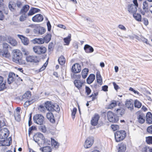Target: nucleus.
<instances>
[{
	"label": "nucleus",
	"instance_id": "7c9ffc66",
	"mask_svg": "<svg viewBox=\"0 0 152 152\" xmlns=\"http://www.w3.org/2000/svg\"><path fill=\"white\" fill-rule=\"evenodd\" d=\"M31 96V93L29 91H27L26 92L22 97V100L23 99H28Z\"/></svg>",
	"mask_w": 152,
	"mask_h": 152
},
{
	"label": "nucleus",
	"instance_id": "3c124183",
	"mask_svg": "<svg viewBox=\"0 0 152 152\" xmlns=\"http://www.w3.org/2000/svg\"><path fill=\"white\" fill-rule=\"evenodd\" d=\"M86 92L87 95H89L91 92V90L90 88L87 86L86 87Z\"/></svg>",
	"mask_w": 152,
	"mask_h": 152
},
{
	"label": "nucleus",
	"instance_id": "dca6fc26",
	"mask_svg": "<svg viewBox=\"0 0 152 152\" xmlns=\"http://www.w3.org/2000/svg\"><path fill=\"white\" fill-rule=\"evenodd\" d=\"M0 56L2 57L9 58L10 56V55L8 50L6 49L4 50H2L0 49Z\"/></svg>",
	"mask_w": 152,
	"mask_h": 152
},
{
	"label": "nucleus",
	"instance_id": "a211bd4d",
	"mask_svg": "<svg viewBox=\"0 0 152 152\" xmlns=\"http://www.w3.org/2000/svg\"><path fill=\"white\" fill-rule=\"evenodd\" d=\"M15 78V73L13 72L10 73L9 74L8 77L7 78V83L9 84H10L14 80V79Z\"/></svg>",
	"mask_w": 152,
	"mask_h": 152
},
{
	"label": "nucleus",
	"instance_id": "bb28decb",
	"mask_svg": "<svg viewBox=\"0 0 152 152\" xmlns=\"http://www.w3.org/2000/svg\"><path fill=\"white\" fill-rule=\"evenodd\" d=\"M74 83L76 87L79 89H80L83 85V83L78 80H75Z\"/></svg>",
	"mask_w": 152,
	"mask_h": 152
},
{
	"label": "nucleus",
	"instance_id": "4d7b16f0",
	"mask_svg": "<svg viewBox=\"0 0 152 152\" xmlns=\"http://www.w3.org/2000/svg\"><path fill=\"white\" fill-rule=\"evenodd\" d=\"M147 132L151 134H152V125L149 126L147 129Z\"/></svg>",
	"mask_w": 152,
	"mask_h": 152
},
{
	"label": "nucleus",
	"instance_id": "473e14b6",
	"mask_svg": "<svg viewBox=\"0 0 152 152\" xmlns=\"http://www.w3.org/2000/svg\"><path fill=\"white\" fill-rule=\"evenodd\" d=\"M58 61L60 65H63L65 63V59L63 56H61L59 58Z\"/></svg>",
	"mask_w": 152,
	"mask_h": 152
},
{
	"label": "nucleus",
	"instance_id": "72a5a7b5",
	"mask_svg": "<svg viewBox=\"0 0 152 152\" xmlns=\"http://www.w3.org/2000/svg\"><path fill=\"white\" fill-rule=\"evenodd\" d=\"M88 72V69L85 68L83 69L82 72V75L83 78L86 77Z\"/></svg>",
	"mask_w": 152,
	"mask_h": 152
},
{
	"label": "nucleus",
	"instance_id": "6ab92c4d",
	"mask_svg": "<svg viewBox=\"0 0 152 152\" xmlns=\"http://www.w3.org/2000/svg\"><path fill=\"white\" fill-rule=\"evenodd\" d=\"M47 119L51 123H54L55 122V120L53 114L51 112H48L46 114Z\"/></svg>",
	"mask_w": 152,
	"mask_h": 152
},
{
	"label": "nucleus",
	"instance_id": "e433bc0d",
	"mask_svg": "<svg viewBox=\"0 0 152 152\" xmlns=\"http://www.w3.org/2000/svg\"><path fill=\"white\" fill-rule=\"evenodd\" d=\"M134 18L138 21H140L141 20V16L139 14L134 13L133 15Z\"/></svg>",
	"mask_w": 152,
	"mask_h": 152
},
{
	"label": "nucleus",
	"instance_id": "a18cd8bd",
	"mask_svg": "<svg viewBox=\"0 0 152 152\" xmlns=\"http://www.w3.org/2000/svg\"><path fill=\"white\" fill-rule=\"evenodd\" d=\"M28 16V14H23L20 16V20L21 21H23L25 20L26 18Z\"/></svg>",
	"mask_w": 152,
	"mask_h": 152
},
{
	"label": "nucleus",
	"instance_id": "052dcab7",
	"mask_svg": "<svg viewBox=\"0 0 152 152\" xmlns=\"http://www.w3.org/2000/svg\"><path fill=\"white\" fill-rule=\"evenodd\" d=\"M9 46L8 44L4 42L3 43V47L4 48H6V49L8 48Z\"/></svg>",
	"mask_w": 152,
	"mask_h": 152
},
{
	"label": "nucleus",
	"instance_id": "a19ab883",
	"mask_svg": "<svg viewBox=\"0 0 152 152\" xmlns=\"http://www.w3.org/2000/svg\"><path fill=\"white\" fill-rule=\"evenodd\" d=\"M23 43L25 45H27L29 43L28 39H20Z\"/></svg>",
	"mask_w": 152,
	"mask_h": 152
},
{
	"label": "nucleus",
	"instance_id": "09e8293b",
	"mask_svg": "<svg viewBox=\"0 0 152 152\" xmlns=\"http://www.w3.org/2000/svg\"><path fill=\"white\" fill-rule=\"evenodd\" d=\"M111 127L114 131H115L119 128V126L117 125H112Z\"/></svg>",
	"mask_w": 152,
	"mask_h": 152
},
{
	"label": "nucleus",
	"instance_id": "c85d7f7f",
	"mask_svg": "<svg viewBox=\"0 0 152 152\" xmlns=\"http://www.w3.org/2000/svg\"><path fill=\"white\" fill-rule=\"evenodd\" d=\"M95 79V76L94 74H91L87 79V82L88 84H90L92 83Z\"/></svg>",
	"mask_w": 152,
	"mask_h": 152
},
{
	"label": "nucleus",
	"instance_id": "5701e85b",
	"mask_svg": "<svg viewBox=\"0 0 152 152\" xmlns=\"http://www.w3.org/2000/svg\"><path fill=\"white\" fill-rule=\"evenodd\" d=\"M40 11L39 9L32 7L31 8L29 11L28 13V15L30 16L33 15L35 13L39 12Z\"/></svg>",
	"mask_w": 152,
	"mask_h": 152
},
{
	"label": "nucleus",
	"instance_id": "2eb2a0df",
	"mask_svg": "<svg viewBox=\"0 0 152 152\" xmlns=\"http://www.w3.org/2000/svg\"><path fill=\"white\" fill-rule=\"evenodd\" d=\"M118 152H125L126 150V145L125 143L122 142L118 144Z\"/></svg>",
	"mask_w": 152,
	"mask_h": 152
},
{
	"label": "nucleus",
	"instance_id": "79ce46f5",
	"mask_svg": "<svg viewBox=\"0 0 152 152\" xmlns=\"http://www.w3.org/2000/svg\"><path fill=\"white\" fill-rule=\"evenodd\" d=\"M14 116L15 117V120L16 121H20V113H14Z\"/></svg>",
	"mask_w": 152,
	"mask_h": 152
},
{
	"label": "nucleus",
	"instance_id": "f03ea898",
	"mask_svg": "<svg viewBox=\"0 0 152 152\" xmlns=\"http://www.w3.org/2000/svg\"><path fill=\"white\" fill-rule=\"evenodd\" d=\"M125 131H117L115 133V137L116 142H118L123 140L126 136Z\"/></svg>",
	"mask_w": 152,
	"mask_h": 152
},
{
	"label": "nucleus",
	"instance_id": "b1692460",
	"mask_svg": "<svg viewBox=\"0 0 152 152\" xmlns=\"http://www.w3.org/2000/svg\"><path fill=\"white\" fill-rule=\"evenodd\" d=\"M52 146L53 148L55 150L58 149L59 145V144L54 139L51 138Z\"/></svg>",
	"mask_w": 152,
	"mask_h": 152
},
{
	"label": "nucleus",
	"instance_id": "4c0bfd02",
	"mask_svg": "<svg viewBox=\"0 0 152 152\" xmlns=\"http://www.w3.org/2000/svg\"><path fill=\"white\" fill-rule=\"evenodd\" d=\"M52 109L51 111H59L60 110V107L57 104H53L52 106Z\"/></svg>",
	"mask_w": 152,
	"mask_h": 152
},
{
	"label": "nucleus",
	"instance_id": "aec40b11",
	"mask_svg": "<svg viewBox=\"0 0 152 152\" xmlns=\"http://www.w3.org/2000/svg\"><path fill=\"white\" fill-rule=\"evenodd\" d=\"M145 115L143 113H140L137 117L138 121L140 124H143L145 121Z\"/></svg>",
	"mask_w": 152,
	"mask_h": 152
},
{
	"label": "nucleus",
	"instance_id": "0eeeda50",
	"mask_svg": "<svg viewBox=\"0 0 152 152\" xmlns=\"http://www.w3.org/2000/svg\"><path fill=\"white\" fill-rule=\"evenodd\" d=\"M107 117L108 121L113 123H116L119 120L118 116L115 115L111 111H109L107 113Z\"/></svg>",
	"mask_w": 152,
	"mask_h": 152
},
{
	"label": "nucleus",
	"instance_id": "338daca9",
	"mask_svg": "<svg viewBox=\"0 0 152 152\" xmlns=\"http://www.w3.org/2000/svg\"><path fill=\"white\" fill-rule=\"evenodd\" d=\"M36 129V128L35 126H32L29 129V132H30L31 131L33 130H35Z\"/></svg>",
	"mask_w": 152,
	"mask_h": 152
},
{
	"label": "nucleus",
	"instance_id": "49530a36",
	"mask_svg": "<svg viewBox=\"0 0 152 152\" xmlns=\"http://www.w3.org/2000/svg\"><path fill=\"white\" fill-rule=\"evenodd\" d=\"M77 109L76 108H74L72 110V118L74 119L75 117V114L76 113Z\"/></svg>",
	"mask_w": 152,
	"mask_h": 152
},
{
	"label": "nucleus",
	"instance_id": "de8ad7c7",
	"mask_svg": "<svg viewBox=\"0 0 152 152\" xmlns=\"http://www.w3.org/2000/svg\"><path fill=\"white\" fill-rule=\"evenodd\" d=\"M119 29L123 31H125L126 30V28L123 25L119 24L118 26Z\"/></svg>",
	"mask_w": 152,
	"mask_h": 152
},
{
	"label": "nucleus",
	"instance_id": "2f4dec72",
	"mask_svg": "<svg viewBox=\"0 0 152 152\" xmlns=\"http://www.w3.org/2000/svg\"><path fill=\"white\" fill-rule=\"evenodd\" d=\"M40 150L43 152H50L52 151V149L50 147L47 146L41 148Z\"/></svg>",
	"mask_w": 152,
	"mask_h": 152
},
{
	"label": "nucleus",
	"instance_id": "20e7f679",
	"mask_svg": "<svg viewBox=\"0 0 152 152\" xmlns=\"http://www.w3.org/2000/svg\"><path fill=\"white\" fill-rule=\"evenodd\" d=\"M133 2L134 5L131 4L127 6V10L129 12L133 15L137 11V8L138 7V4L137 0H133Z\"/></svg>",
	"mask_w": 152,
	"mask_h": 152
},
{
	"label": "nucleus",
	"instance_id": "37998d69",
	"mask_svg": "<svg viewBox=\"0 0 152 152\" xmlns=\"http://www.w3.org/2000/svg\"><path fill=\"white\" fill-rule=\"evenodd\" d=\"M143 6L142 8L144 10H145H145H147L148 8V3L147 2L145 1L142 4Z\"/></svg>",
	"mask_w": 152,
	"mask_h": 152
},
{
	"label": "nucleus",
	"instance_id": "1a4fd4ad",
	"mask_svg": "<svg viewBox=\"0 0 152 152\" xmlns=\"http://www.w3.org/2000/svg\"><path fill=\"white\" fill-rule=\"evenodd\" d=\"M94 141V140L93 137H88L85 142L84 147L86 148H90L92 146Z\"/></svg>",
	"mask_w": 152,
	"mask_h": 152
},
{
	"label": "nucleus",
	"instance_id": "13d9d810",
	"mask_svg": "<svg viewBox=\"0 0 152 152\" xmlns=\"http://www.w3.org/2000/svg\"><path fill=\"white\" fill-rule=\"evenodd\" d=\"M113 83L114 86V88L117 91L118 89L120 88L118 86L115 82H113Z\"/></svg>",
	"mask_w": 152,
	"mask_h": 152
},
{
	"label": "nucleus",
	"instance_id": "f257e3e1",
	"mask_svg": "<svg viewBox=\"0 0 152 152\" xmlns=\"http://www.w3.org/2000/svg\"><path fill=\"white\" fill-rule=\"evenodd\" d=\"M22 56V54L19 50H15L14 51L12 60L15 63L20 64H25V61H22L21 58Z\"/></svg>",
	"mask_w": 152,
	"mask_h": 152
},
{
	"label": "nucleus",
	"instance_id": "9b49d317",
	"mask_svg": "<svg viewBox=\"0 0 152 152\" xmlns=\"http://www.w3.org/2000/svg\"><path fill=\"white\" fill-rule=\"evenodd\" d=\"M72 71L75 73L80 72L81 70L80 65L77 63L74 64L72 66Z\"/></svg>",
	"mask_w": 152,
	"mask_h": 152
},
{
	"label": "nucleus",
	"instance_id": "f704fd0d",
	"mask_svg": "<svg viewBox=\"0 0 152 152\" xmlns=\"http://www.w3.org/2000/svg\"><path fill=\"white\" fill-rule=\"evenodd\" d=\"M9 42L12 45L15 46L17 44V41L14 39H8Z\"/></svg>",
	"mask_w": 152,
	"mask_h": 152
},
{
	"label": "nucleus",
	"instance_id": "bf43d9fd",
	"mask_svg": "<svg viewBox=\"0 0 152 152\" xmlns=\"http://www.w3.org/2000/svg\"><path fill=\"white\" fill-rule=\"evenodd\" d=\"M47 26L48 27V30L49 31H50L51 30V25L49 21H48L47 23Z\"/></svg>",
	"mask_w": 152,
	"mask_h": 152
},
{
	"label": "nucleus",
	"instance_id": "f3484780",
	"mask_svg": "<svg viewBox=\"0 0 152 152\" xmlns=\"http://www.w3.org/2000/svg\"><path fill=\"white\" fill-rule=\"evenodd\" d=\"M126 107L131 111L134 109V103L132 100L127 101L125 104Z\"/></svg>",
	"mask_w": 152,
	"mask_h": 152
},
{
	"label": "nucleus",
	"instance_id": "774afa93",
	"mask_svg": "<svg viewBox=\"0 0 152 152\" xmlns=\"http://www.w3.org/2000/svg\"><path fill=\"white\" fill-rule=\"evenodd\" d=\"M8 7L9 9L11 11H13L14 10V8L13 7L12 5L11 4H9Z\"/></svg>",
	"mask_w": 152,
	"mask_h": 152
},
{
	"label": "nucleus",
	"instance_id": "4468645a",
	"mask_svg": "<svg viewBox=\"0 0 152 152\" xmlns=\"http://www.w3.org/2000/svg\"><path fill=\"white\" fill-rule=\"evenodd\" d=\"M1 142V146H10L12 142L11 137H10L8 138L2 140Z\"/></svg>",
	"mask_w": 152,
	"mask_h": 152
},
{
	"label": "nucleus",
	"instance_id": "e2e57ef3",
	"mask_svg": "<svg viewBox=\"0 0 152 152\" xmlns=\"http://www.w3.org/2000/svg\"><path fill=\"white\" fill-rule=\"evenodd\" d=\"M149 147L146 146L142 148V151L143 152H147L148 150L149 151Z\"/></svg>",
	"mask_w": 152,
	"mask_h": 152
},
{
	"label": "nucleus",
	"instance_id": "c9c22d12",
	"mask_svg": "<svg viewBox=\"0 0 152 152\" xmlns=\"http://www.w3.org/2000/svg\"><path fill=\"white\" fill-rule=\"evenodd\" d=\"M141 102L137 100H136L134 102V105L135 107L140 108L142 106Z\"/></svg>",
	"mask_w": 152,
	"mask_h": 152
},
{
	"label": "nucleus",
	"instance_id": "6e6d98bb",
	"mask_svg": "<svg viewBox=\"0 0 152 152\" xmlns=\"http://www.w3.org/2000/svg\"><path fill=\"white\" fill-rule=\"evenodd\" d=\"M129 91H132L134 92V93L135 94H137V95H139L140 94V93L137 91H135L134 89H133V88H132V87H130L129 88Z\"/></svg>",
	"mask_w": 152,
	"mask_h": 152
},
{
	"label": "nucleus",
	"instance_id": "864d4df0",
	"mask_svg": "<svg viewBox=\"0 0 152 152\" xmlns=\"http://www.w3.org/2000/svg\"><path fill=\"white\" fill-rule=\"evenodd\" d=\"M96 80L100 86L101 85L102 83V79L101 77H97V78H96Z\"/></svg>",
	"mask_w": 152,
	"mask_h": 152
},
{
	"label": "nucleus",
	"instance_id": "39448f33",
	"mask_svg": "<svg viewBox=\"0 0 152 152\" xmlns=\"http://www.w3.org/2000/svg\"><path fill=\"white\" fill-rule=\"evenodd\" d=\"M44 117L41 114H36L33 117L34 122L39 125H42L44 122Z\"/></svg>",
	"mask_w": 152,
	"mask_h": 152
},
{
	"label": "nucleus",
	"instance_id": "680f3d73",
	"mask_svg": "<svg viewBox=\"0 0 152 152\" xmlns=\"http://www.w3.org/2000/svg\"><path fill=\"white\" fill-rule=\"evenodd\" d=\"M102 90L104 91H108L107 89L108 87L107 86H104L102 87Z\"/></svg>",
	"mask_w": 152,
	"mask_h": 152
},
{
	"label": "nucleus",
	"instance_id": "9d476101",
	"mask_svg": "<svg viewBox=\"0 0 152 152\" xmlns=\"http://www.w3.org/2000/svg\"><path fill=\"white\" fill-rule=\"evenodd\" d=\"M9 131L7 128H4L0 130V138H7L9 134Z\"/></svg>",
	"mask_w": 152,
	"mask_h": 152
},
{
	"label": "nucleus",
	"instance_id": "8fccbe9b",
	"mask_svg": "<svg viewBox=\"0 0 152 152\" xmlns=\"http://www.w3.org/2000/svg\"><path fill=\"white\" fill-rule=\"evenodd\" d=\"M34 102V100L32 101L28 100V101H26L24 104L25 107L28 106L31 103Z\"/></svg>",
	"mask_w": 152,
	"mask_h": 152
},
{
	"label": "nucleus",
	"instance_id": "69168bd1",
	"mask_svg": "<svg viewBox=\"0 0 152 152\" xmlns=\"http://www.w3.org/2000/svg\"><path fill=\"white\" fill-rule=\"evenodd\" d=\"M4 18V16L1 11L0 10V20H2Z\"/></svg>",
	"mask_w": 152,
	"mask_h": 152
},
{
	"label": "nucleus",
	"instance_id": "603ef678",
	"mask_svg": "<svg viewBox=\"0 0 152 152\" xmlns=\"http://www.w3.org/2000/svg\"><path fill=\"white\" fill-rule=\"evenodd\" d=\"M64 45H68L70 41H71L70 39H64Z\"/></svg>",
	"mask_w": 152,
	"mask_h": 152
},
{
	"label": "nucleus",
	"instance_id": "58836bf2",
	"mask_svg": "<svg viewBox=\"0 0 152 152\" xmlns=\"http://www.w3.org/2000/svg\"><path fill=\"white\" fill-rule=\"evenodd\" d=\"M117 105V103L115 101H113L110 104L108 107V108L112 109Z\"/></svg>",
	"mask_w": 152,
	"mask_h": 152
},
{
	"label": "nucleus",
	"instance_id": "7ed1b4c3",
	"mask_svg": "<svg viewBox=\"0 0 152 152\" xmlns=\"http://www.w3.org/2000/svg\"><path fill=\"white\" fill-rule=\"evenodd\" d=\"M34 140L38 144H43L45 142V140L43 135L39 133L36 134L33 137Z\"/></svg>",
	"mask_w": 152,
	"mask_h": 152
},
{
	"label": "nucleus",
	"instance_id": "393cba45",
	"mask_svg": "<svg viewBox=\"0 0 152 152\" xmlns=\"http://www.w3.org/2000/svg\"><path fill=\"white\" fill-rule=\"evenodd\" d=\"M53 104L51 102H47L45 103V106L46 109L49 111H51L52 110Z\"/></svg>",
	"mask_w": 152,
	"mask_h": 152
},
{
	"label": "nucleus",
	"instance_id": "0e129e2a",
	"mask_svg": "<svg viewBox=\"0 0 152 152\" xmlns=\"http://www.w3.org/2000/svg\"><path fill=\"white\" fill-rule=\"evenodd\" d=\"M142 41L143 42L146 43L147 44L150 45L149 42L147 39H142Z\"/></svg>",
	"mask_w": 152,
	"mask_h": 152
},
{
	"label": "nucleus",
	"instance_id": "c756f323",
	"mask_svg": "<svg viewBox=\"0 0 152 152\" xmlns=\"http://www.w3.org/2000/svg\"><path fill=\"white\" fill-rule=\"evenodd\" d=\"M29 9V6L28 5H25L21 9L20 13L23 14H25Z\"/></svg>",
	"mask_w": 152,
	"mask_h": 152
},
{
	"label": "nucleus",
	"instance_id": "c03bdc74",
	"mask_svg": "<svg viewBox=\"0 0 152 152\" xmlns=\"http://www.w3.org/2000/svg\"><path fill=\"white\" fill-rule=\"evenodd\" d=\"M146 142L148 144L152 143V137L149 136L146 137Z\"/></svg>",
	"mask_w": 152,
	"mask_h": 152
},
{
	"label": "nucleus",
	"instance_id": "5fc2aeb1",
	"mask_svg": "<svg viewBox=\"0 0 152 152\" xmlns=\"http://www.w3.org/2000/svg\"><path fill=\"white\" fill-rule=\"evenodd\" d=\"M45 107L42 105H40L39 107V110H40L41 112H43L45 110Z\"/></svg>",
	"mask_w": 152,
	"mask_h": 152
},
{
	"label": "nucleus",
	"instance_id": "ea45409f",
	"mask_svg": "<svg viewBox=\"0 0 152 152\" xmlns=\"http://www.w3.org/2000/svg\"><path fill=\"white\" fill-rule=\"evenodd\" d=\"M3 80L4 78L0 76V86H1V88H4L5 87V83H3Z\"/></svg>",
	"mask_w": 152,
	"mask_h": 152
},
{
	"label": "nucleus",
	"instance_id": "423d86ee",
	"mask_svg": "<svg viewBox=\"0 0 152 152\" xmlns=\"http://www.w3.org/2000/svg\"><path fill=\"white\" fill-rule=\"evenodd\" d=\"M34 52L36 54L41 55L45 53L47 51L46 48L44 46H36L33 48Z\"/></svg>",
	"mask_w": 152,
	"mask_h": 152
},
{
	"label": "nucleus",
	"instance_id": "a878e982",
	"mask_svg": "<svg viewBox=\"0 0 152 152\" xmlns=\"http://www.w3.org/2000/svg\"><path fill=\"white\" fill-rule=\"evenodd\" d=\"M33 39L31 42L34 44H42L44 42V39Z\"/></svg>",
	"mask_w": 152,
	"mask_h": 152
},
{
	"label": "nucleus",
	"instance_id": "ddd939ff",
	"mask_svg": "<svg viewBox=\"0 0 152 152\" xmlns=\"http://www.w3.org/2000/svg\"><path fill=\"white\" fill-rule=\"evenodd\" d=\"M32 20L34 22H39L42 21L43 20V16L40 14H38L36 15L32 18Z\"/></svg>",
	"mask_w": 152,
	"mask_h": 152
},
{
	"label": "nucleus",
	"instance_id": "412c9836",
	"mask_svg": "<svg viewBox=\"0 0 152 152\" xmlns=\"http://www.w3.org/2000/svg\"><path fill=\"white\" fill-rule=\"evenodd\" d=\"M125 110L121 107L115 110V114L120 116H122L124 113Z\"/></svg>",
	"mask_w": 152,
	"mask_h": 152
},
{
	"label": "nucleus",
	"instance_id": "cd10ccee",
	"mask_svg": "<svg viewBox=\"0 0 152 152\" xmlns=\"http://www.w3.org/2000/svg\"><path fill=\"white\" fill-rule=\"evenodd\" d=\"M146 122L149 124H152V115L150 113H148L146 115Z\"/></svg>",
	"mask_w": 152,
	"mask_h": 152
},
{
	"label": "nucleus",
	"instance_id": "f8f14e48",
	"mask_svg": "<svg viewBox=\"0 0 152 152\" xmlns=\"http://www.w3.org/2000/svg\"><path fill=\"white\" fill-rule=\"evenodd\" d=\"M99 118V115L97 114H95L91 121V124L93 126L96 125L98 123Z\"/></svg>",
	"mask_w": 152,
	"mask_h": 152
},
{
	"label": "nucleus",
	"instance_id": "6e6552de",
	"mask_svg": "<svg viewBox=\"0 0 152 152\" xmlns=\"http://www.w3.org/2000/svg\"><path fill=\"white\" fill-rule=\"evenodd\" d=\"M26 60L27 62H30L37 63L39 62V58L35 56H29L26 58Z\"/></svg>",
	"mask_w": 152,
	"mask_h": 152
},
{
	"label": "nucleus",
	"instance_id": "4be33fe9",
	"mask_svg": "<svg viewBox=\"0 0 152 152\" xmlns=\"http://www.w3.org/2000/svg\"><path fill=\"white\" fill-rule=\"evenodd\" d=\"M84 49L85 52L87 53H91L94 51L93 48L91 46L87 44H86L85 45Z\"/></svg>",
	"mask_w": 152,
	"mask_h": 152
}]
</instances>
